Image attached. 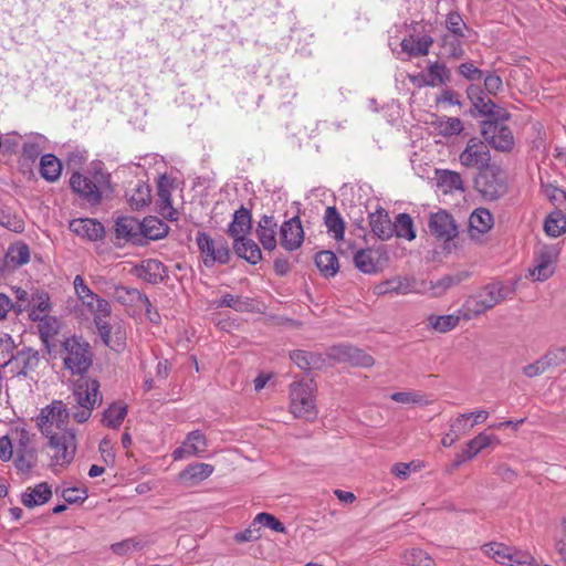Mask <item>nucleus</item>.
<instances>
[{
	"label": "nucleus",
	"instance_id": "obj_1",
	"mask_svg": "<svg viewBox=\"0 0 566 566\" xmlns=\"http://www.w3.org/2000/svg\"><path fill=\"white\" fill-rule=\"evenodd\" d=\"M59 353L65 369L70 370L72 375L85 374L93 361L91 346L81 336L66 337L62 342Z\"/></svg>",
	"mask_w": 566,
	"mask_h": 566
},
{
	"label": "nucleus",
	"instance_id": "obj_2",
	"mask_svg": "<svg viewBox=\"0 0 566 566\" xmlns=\"http://www.w3.org/2000/svg\"><path fill=\"white\" fill-rule=\"evenodd\" d=\"M315 390L316 384L310 377H303L291 385L290 411L295 418L311 421L317 417Z\"/></svg>",
	"mask_w": 566,
	"mask_h": 566
},
{
	"label": "nucleus",
	"instance_id": "obj_3",
	"mask_svg": "<svg viewBox=\"0 0 566 566\" xmlns=\"http://www.w3.org/2000/svg\"><path fill=\"white\" fill-rule=\"evenodd\" d=\"M511 291L502 283L488 284L475 294L468 297L463 305V315L467 319L483 314L504 301Z\"/></svg>",
	"mask_w": 566,
	"mask_h": 566
},
{
	"label": "nucleus",
	"instance_id": "obj_4",
	"mask_svg": "<svg viewBox=\"0 0 566 566\" xmlns=\"http://www.w3.org/2000/svg\"><path fill=\"white\" fill-rule=\"evenodd\" d=\"M48 439V454L50 467L57 473L69 467L76 453V436L74 431H64L62 434L45 437Z\"/></svg>",
	"mask_w": 566,
	"mask_h": 566
},
{
	"label": "nucleus",
	"instance_id": "obj_5",
	"mask_svg": "<svg viewBox=\"0 0 566 566\" xmlns=\"http://www.w3.org/2000/svg\"><path fill=\"white\" fill-rule=\"evenodd\" d=\"M73 396L77 403L76 410L72 413L73 419L84 423L90 419L96 403L102 400L99 382L96 379L82 378L75 384Z\"/></svg>",
	"mask_w": 566,
	"mask_h": 566
},
{
	"label": "nucleus",
	"instance_id": "obj_6",
	"mask_svg": "<svg viewBox=\"0 0 566 566\" xmlns=\"http://www.w3.org/2000/svg\"><path fill=\"white\" fill-rule=\"evenodd\" d=\"M70 412L61 400H54L44 407L36 418V424L44 437L74 431L69 428Z\"/></svg>",
	"mask_w": 566,
	"mask_h": 566
},
{
	"label": "nucleus",
	"instance_id": "obj_7",
	"mask_svg": "<svg viewBox=\"0 0 566 566\" xmlns=\"http://www.w3.org/2000/svg\"><path fill=\"white\" fill-rule=\"evenodd\" d=\"M474 186L481 197L488 201L497 200L507 192L506 176L497 166H490L480 171Z\"/></svg>",
	"mask_w": 566,
	"mask_h": 566
},
{
	"label": "nucleus",
	"instance_id": "obj_8",
	"mask_svg": "<svg viewBox=\"0 0 566 566\" xmlns=\"http://www.w3.org/2000/svg\"><path fill=\"white\" fill-rule=\"evenodd\" d=\"M560 250L557 244H539L534 251L533 266L528 270L527 277L532 281L544 282L556 270Z\"/></svg>",
	"mask_w": 566,
	"mask_h": 566
},
{
	"label": "nucleus",
	"instance_id": "obj_9",
	"mask_svg": "<svg viewBox=\"0 0 566 566\" xmlns=\"http://www.w3.org/2000/svg\"><path fill=\"white\" fill-rule=\"evenodd\" d=\"M107 182L104 174L82 175L74 172L70 178L72 190L91 205H97L102 200V189Z\"/></svg>",
	"mask_w": 566,
	"mask_h": 566
},
{
	"label": "nucleus",
	"instance_id": "obj_10",
	"mask_svg": "<svg viewBox=\"0 0 566 566\" xmlns=\"http://www.w3.org/2000/svg\"><path fill=\"white\" fill-rule=\"evenodd\" d=\"M424 287V280L417 279L413 275H397L377 284L374 292L377 295L426 294Z\"/></svg>",
	"mask_w": 566,
	"mask_h": 566
},
{
	"label": "nucleus",
	"instance_id": "obj_11",
	"mask_svg": "<svg viewBox=\"0 0 566 566\" xmlns=\"http://www.w3.org/2000/svg\"><path fill=\"white\" fill-rule=\"evenodd\" d=\"M197 245L203 255V263L210 268L214 263L226 264L230 260V249L227 242L213 240L206 232H198L196 238Z\"/></svg>",
	"mask_w": 566,
	"mask_h": 566
},
{
	"label": "nucleus",
	"instance_id": "obj_12",
	"mask_svg": "<svg viewBox=\"0 0 566 566\" xmlns=\"http://www.w3.org/2000/svg\"><path fill=\"white\" fill-rule=\"evenodd\" d=\"M481 133L485 142L499 151H511L514 147L512 130L501 122H483Z\"/></svg>",
	"mask_w": 566,
	"mask_h": 566
},
{
	"label": "nucleus",
	"instance_id": "obj_13",
	"mask_svg": "<svg viewBox=\"0 0 566 566\" xmlns=\"http://www.w3.org/2000/svg\"><path fill=\"white\" fill-rule=\"evenodd\" d=\"M491 155L488 145L479 138H470L465 148L459 156L460 164L465 168H475L480 171L490 167Z\"/></svg>",
	"mask_w": 566,
	"mask_h": 566
},
{
	"label": "nucleus",
	"instance_id": "obj_14",
	"mask_svg": "<svg viewBox=\"0 0 566 566\" xmlns=\"http://www.w3.org/2000/svg\"><path fill=\"white\" fill-rule=\"evenodd\" d=\"M94 325L102 342L109 348L119 352L125 346L126 331L118 319L111 317H97Z\"/></svg>",
	"mask_w": 566,
	"mask_h": 566
},
{
	"label": "nucleus",
	"instance_id": "obj_15",
	"mask_svg": "<svg viewBox=\"0 0 566 566\" xmlns=\"http://www.w3.org/2000/svg\"><path fill=\"white\" fill-rule=\"evenodd\" d=\"M486 556L499 564L507 566H522L532 559L527 552L518 551L503 543H489L483 546Z\"/></svg>",
	"mask_w": 566,
	"mask_h": 566
},
{
	"label": "nucleus",
	"instance_id": "obj_16",
	"mask_svg": "<svg viewBox=\"0 0 566 566\" xmlns=\"http://www.w3.org/2000/svg\"><path fill=\"white\" fill-rule=\"evenodd\" d=\"M387 260V252L384 248L360 249L355 252L353 258L355 266L365 274H375L379 272Z\"/></svg>",
	"mask_w": 566,
	"mask_h": 566
},
{
	"label": "nucleus",
	"instance_id": "obj_17",
	"mask_svg": "<svg viewBox=\"0 0 566 566\" xmlns=\"http://www.w3.org/2000/svg\"><path fill=\"white\" fill-rule=\"evenodd\" d=\"M429 229L437 239L446 242L453 240L458 235V227L453 217L444 210L430 216Z\"/></svg>",
	"mask_w": 566,
	"mask_h": 566
},
{
	"label": "nucleus",
	"instance_id": "obj_18",
	"mask_svg": "<svg viewBox=\"0 0 566 566\" xmlns=\"http://www.w3.org/2000/svg\"><path fill=\"white\" fill-rule=\"evenodd\" d=\"M329 356L338 361L349 363L353 366L370 367L374 358L364 350L349 345H338L331 348Z\"/></svg>",
	"mask_w": 566,
	"mask_h": 566
},
{
	"label": "nucleus",
	"instance_id": "obj_19",
	"mask_svg": "<svg viewBox=\"0 0 566 566\" xmlns=\"http://www.w3.org/2000/svg\"><path fill=\"white\" fill-rule=\"evenodd\" d=\"M207 440L199 430L191 431L187 434L185 442L174 450V460H182L191 455H200L206 451Z\"/></svg>",
	"mask_w": 566,
	"mask_h": 566
},
{
	"label": "nucleus",
	"instance_id": "obj_20",
	"mask_svg": "<svg viewBox=\"0 0 566 566\" xmlns=\"http://www.w3.org/2000/svg\"><path fill=\"white\" fill-rule=\"evenodd\" d=\"M115 234L119 240L142 244L140 222L134 217H119L115 221Z\"/></svg>",
	"mask_w": 566,
	"mask_h": 566
},
{
	"label": "nucleus",
	"instance_id": "obj_21",
	"mask_svg": "<svg viewBox=\"0 0 566 566\" xmlns=\"http://www.w3.org/2000/svg\"><path fill=\"white\" fill-rule=\"evenodd\" d=\"M70 230L90 241H97L104 235V227L95 219H75L70 222Z\"/></svg>",
	"mask_w": 566,
	"mask_h": 566
},
{
	"label": "nucleus",
	"instance_id": "obj_22",
	"mask_svg": "<svg viewBox=\"0 0 566 566\" xmlns=\"http://www.w3.org/2000/svg\"><path fill=\"white\" fill-rule=\"evenodd\" d=\"M368 219L371 232L378 239L386 241L392 238V222L384 208H378L375 212H370Z\"/></svg>",
	"mask_w": 566,
	"mask_h": 566
},
{
	"label": "nucleus",
	"instance_id": "obj_23",
	"mask_svg": "<svg viewBox=\"0 0 566 566\" xmlns=\"http://www.w3.org/2000/svg\"><path fill=\"white\" fill-rule=\"evenodd\" d=\"M214 471L208 463H192L179 473L180 481L186 486H195L208 479Z\"/></svg>",
	"mask_w": 566,
	"mask_h": 566
},
{
	"label": "nucleus",
	"instance_id": "obj_24",
	"mask_svg": "<svg viewBox=\"0 0 566 566\" xmlns=\"http://www.w3.org/2000/svg\"><path fill=\"white\" fill-rule=\"evenodd\" d=\"M252 229V219L250 211L241 207L233 213V219L228 227V234L233 240L247 237Z\"/></svg>",
	"mask_w": 566,
	"mask_h": 566
},
{
	"label": "nucleus",
	"instance_id": "obj_25",
	"mask_svg": "<svg viewBox=\"0 0 566 566\" xmlns=\"http://www.w3.org/2000/svg\"><path fill=\"white\" fill-rule=\"evenodd\" d=\"M468 275L469 274L467 272H460L454 275H444L434 282L424 280L426 294H429L432 297L442 296L449 289L464 281Z\"/></svg>",
	"mask_w": 566,
	"mask_h": 566
},
{
	"label": "nucleus",
	"instance_id": "obj_26",
	"mask_svg": "<svg viewBox=\"0 0 566 566\" xmlns=\"http://www.w3.org/2000/svg\"><path fill=\"white\" fill-rule=\"evenodd\" d=\"M51 307L52 305L49 293L36 290L31 294L30 307L27 312L29 313V318L36 322L38 319L49 315Z\"/></svg>",
	"mask_w": 566,
	"mask_h": 566
},
{
	"label": "nucleus",
	"instance_id": "obj_27",
	"mask_svg": "<svg viewBox=\"0 0 566 566\" xmlns=\"http://www.w3.org/2000/svg\"><path fill=\"white\" fill-rule=\"evenodd\" d=\"M304 241V229L300 217L297 214L292 216L289 220H285V250H296Z\"/></svg>",
	"mask_w": 566,
	"mask_h": 566
},
{
	"label": "nucleus",
	"instance_id": "obj_28",
	"mask_svg": "<svg viewBox=\"0 0 566 566\" xmlns=\"http://www.w3.org/2000/svg\"><path fill=\"white\" fill-rule=\"evenodd\" d=\"M142 244L147 240H159L168 233V226L157 217H146L140 222Z\"/></svg>",
	"mask_w": 566,
	"mask_h": 566
},
{
	"label": "nucleus",
	"instance_id": "obj_29",
	"mask_svg": "<svg viewBox=\"0 0 566 566\" xmlns=\"http://www.w3.org/2000/svg\"><path fill=\"white\" fill-rule=\"evenodd\" d=\"M493 224V216L488 209H475L469 218V230L471 237L489 232L492 229Z\"/></svg>",
	"mask_w": 566,
	"mask_h": 566
},
{
	"label": "nucleus",
	"instance_id": "obj_30",
	"mask_svg": "<svg viewBox=\"0 0 566 566\" xmlns=\"http://www.w3.org/2000/svg\"><path fill=\"white\" fill-rule=\"evenodd\" d=\"M52 495L51 488L48 483L42 482L36 484L33 489H28L21 495V502L24 506L32 509L34 506L46 503Z\"/></svg>",
	"mask_w": 566,
	"mask_h": 566
},
{
	"label": "nucleus",
	"instance_id": "obj_31",
	"mask_svg": "<svg viewBox=\"0 0 566 566\" xmlns=\"http://www.w3.org/2000/svg\"><path fill=\"white\" fill-rule=\"evenodd\" d=\"M233 250L239 258L251 264H256L262 258L259 245L247 237L233 240Z\"/></svg>",
	"mask_w": 566,
	"mask_h": 566
},
{
	"label": "nucleus",
	"instance_id": "obj_32",
	"mask_svg": "<svg viewBox=\"0 0 566 566\" xmlns=\"http://www.w3.org/2000/svg\"><path fill=\"white\" fill-rule=\"evenodd\" d=\"M276 222L273 217L263 216L259 221L258 235L265 250H273L276 247Z\"/></svg>",
	"mask_w": 566,
	"mask_h": 566
},
{
	"label": "nucleus",
	"instance_id": "obj_33",
	"mask_svg": "<svg viewBox=\"0 0 566 566\" xmlns=\"http://www.w3.org/2000/svg\"><path fill=\"white\" fill-rule=\"evenodd\" d=\"M420 78L423 85L440 86L449 81L450 71L444 64L434 62L428 66L426 74L420 75Z\"/></svg>",
	"mask_w": 566,
	"mask_h": 566
},
{
	"label": "nucleus",
	"instance_id": "obj_34",
	"mask_svg": "<svg viewBox=\"0 0 566 566\" xmlns=\"http://www.w3.org/2000/svg\"><path fill=\"white\" fill-rule=\"evenodd\" d=\"M126 198L132 209L139 210L150 203V188L147 184L138 181L134 188L126 192Z\"/></svg>",
	"mask_w": 566,
	"mask_h": 566
},
{
	"label": "nucleus",
	"instance_id": "obj_35",
	"mask_svg": "<svg viewBox=\"0 0 566 566\" xmlns=\"http://www.w3.org/2000/svg\"><path fill=\"white\" fill-rule=\"evenodd\" d=\"M80 301L93 316V322H95L97 317H111L112 306L109 302L99 297L97 294L93 293L92 295L85 298H81Z\"/></svg>",
	"mask_w": 566,
	"mask_h": 566
},
{
	"label": "nucleus",
	"instance_id": "obj_36",
	"mask_svg": "<svg viewBox=\"0 0 566 566\" xmlns=\"http://www.w3.org/2000/svg\"><path fill=\"white\" fill-rule=\"evenodd\" d=\"M432 43L433 41L429 35H423L419 39L410 36L408 39H403L400 46L403 53L409 57H413L427 55Z\"/></svg>",
	"mask_w": 566,
	"mask_h": 566
},
{
	"label": "nucleus",
	"instance_id": "obj_37",
	"mask_svg": "<svg viewBox=\"0 0 566 566\" xmlns=\"http://www.w3.org/2000/svg\"><path fill=\"white\" fill-rule=\"evenodd\" d=\"M493 443H500V440L497 439L496 436L488 434L486 432H481L467 443V447L463 450V455H465L467 459L471 460L474 457H476L481 451L491 447Z\"/></svg>",
	"mask_w": 566,
	"mask_h": 566
},
{
	"label": "nucleus",
	"instance_id": "obj_38",
	"mask_svg": "<svg viewBox=\"0 0 566 566\" xmlns=\"http://www.w3.org/2000/svg\"><path fill=\"white\" fill-rule=\"evenodd\" d=\"M315 265L325 277L335 276L339 270L338 259L334 252L324 250L315 255Z\"/></svg>",
	"mask_w": 566,
	"mask_h": 566
},
{
	"label": "nucleus",
	"instance_id": "obj_39",
	"mask_svg": "<svg viewBox=\"0 0 566 566\" xmlns=\"http://www.w3.org/2000/svg\"><path fill=\"white\" fill-rule=\"evenodd\" d=\"M62 172V164L53 154H45L40 160V174L46 181H56Z\"/></svg>",
	"mask_w": 566,
	"mask_h": 566
},
{
	"label": "nucleus",
	"instance_id": "obj_40",
	"mask_svg": "<svg viewBox=\"0 0 566 566\" xmlns=\"http://www.w3.org/2000/svg\"><path fill=\"white\" fill-rule=\"evenodd\" d=\"M325 226L328 233L335 240H342L345 232V223L339 212L335 207H327L324 216Z\"/></svg>",
	"mask_w": 566,
	"mask_h": 566
},
{
	"label": "nucleus",
	"instance_id": "obj_41",
	"mask_svg": "<svg viewBox=\"0 0 566 566\" xmlns=\"http://www.w3.org/2000/svg\"><path fill=\"white\" fill-rule=\"evenodd\" d=\"M127 416V406L123 402L112 403L103 413L102 422L108 428H118Z\"/></svg>",
	"mask_w": 566,
	"mask_h": 566
},
{
	"label": "nucleus",
	"instance_id": "obj_42",
	"mask_svg": "<svg viewBox=\"0 0 566 566\" xmlns=\"http://www.w3.org/2000/svg\"><path fill=\"white\" fill-rule=\"evenodd\" d=\"M18 366L21 367V374L27 375L29 371L34 370L40 364V354L32 348H23L12 356Z\"/></svg>",
	"mask_w": 566,
	"mask_h": 566
},
{
	"label": "nucleus",
	"instance_id": "obj_43",
	"mask_svg": "<svg viewBox=\"0 0 566 566\" xmlns=\"http://www.w3.org/2000/svg\"><path fill=\"white\" fill-rule=\"evenodd\" d=\"M392 228L394 234L398 238H402L408 241H412L416 238L413 221L408 213H399L396 217L395 222H392Z\"/></svg>",
	"mask_w": 566,
	"mask_h": 566
},
{
	"label": "nucleus",
	"instance_id": "obj_44",
	"mask_svg": "<svg viewBox=\"0 0 566 566\" xmlns=\"http://www.w3.org/2000/svg\"><path fill=\"white\" fill-rule=\"evenodd\" d=\"M29 260L30 251L27 244L17 243L9 247L6 254L7 264L17 268L27 264Z\"/></svg>",
	"mask_w": 566,
	"mask_h": 566
},
{
	"label": "nucleus",
	"instance_id": "obj_45",
	"mask_svg": "<svg viewBox=\"0 0 566 566\" xmlns=\"http://www.w3.org/2000/svg\"><path fill=\"white\" fill-rule=\"evenodd\" d=\"M45 137L41 134H32L23 144L22 154L27 159L34 160L45 148Z\"/></svg>",
	"mask_w": 566,
	"mask_h": 566
},
{
	"label": "nucleus",
	"instance_id": "obj_46",
	"mask_svg": "<svg viewBox=\"0 0 566 566\" xmlns=\"http://www.w3.org/2000/svg\"><path fill=\"white\" fill-rule=\"evenodd\" d=\"M428 322L433 329L440 333H447L458 326L460 317L453 314L441 316L431 315L428 317Z\"/></svg>",
	"mask_w": 566,
	"mask_h": 566
},
{
	"label": "nucleus",
	"instance_id": "obj_47",
	"mask_svg": "<svg viewBox=\"0 0 566 566\" xmlns=\"http://www.w3.org/2000/svg\"><path fill=\"white\" fill-rule=\"evenodd\" d=\"M214 305L217 308L230 307L237 312H244L250 307L248 300L229 293L222 295L220 300L216 301Z\"/></svg>",
	"mask_w": 566,
	"mask_h": 566
},
{
	"label": "nucleus",
	"instance_id": "obj_48",
	"mask_svg": "<svg viewBox=\"0 0 566 566\" xmlns=\"http://www.w3.org/2000/svg\"><path fill=\"white\" fill-rule=\"evenodd\" d=\"M544 230L547 235L557 238L566 230V220L559 212L551 213L544 222Z\"/></svg>",
	"mask_w": 566,
	"mask_h": 566
},
{
	"label": "nucleus",
	"instance_id": "obj_49",
	"mask_svg": "<svg viewBox=\"0 0 566 566\" xmlns=\"http://www.w3.org/2000/svg\"><path fill=\"white\" fill-rule=\"evenodd\" d=\"M446 28L449 31V35L455 38H467L465 32L469 31L462 17L458 12H450L446 18Z\"/></svg>",
	"mask_w": 566,
	"mask_h": 566
},
{
	"label": "nucleus",
	"instance_id": "obj_50",
	"mask_svg": "<svg viewBox=\"0 0 566 566\" xmlns=\"http://www.w3.org/2000/svg\"><path fill=\"white\" fill-rule=\"evenodd\" d=\"M439 185L446 188V191H455L464 189L461 175L452 170H442L440 172Z\"/></svg>",
	"mask_w": 566,
	"mask_h": 566
},
{
	"label": "nucleus",
	"instance_id": "obj_51",
	"mask_svg": "<svg viewBox=\"0 0 566 566\" xmlns=\"http://www.w3.org/2000/svg\"><path fill=\"white\" fill-rule=\"evenodd\" d=\"M469 97L472 101L474 108L484 116L493 115L495 104L491 98L484 96L482 93H474L473 90L469 91Z\"/></svg>",
	"mask_w": 566,
	"mask_h": 566
},
{
	"label": "nucleus",
	"instance_id": "obj_52",
	"mask_svg": "<svg viewBox=\"0 0 566 566\" xmlns=\"http://www.w3.org/2000/svg\"><path fill=\"white\" fill-rule=\"evenodd\" d=\"M262 537V530L258 523V516L252 520L247 528L234 534V541L237 543L254 542Z\"/></svg>",
	"mask_w": 566,
	"mask_h": 566
},
{
	"label": "nucleus",
	"instance_id": "obj_53",
	"mask_svg": "<svg viewBox=\"0 0 566 566\" xmlns=\"http://www.w3.org/2000/svg\"><path fill=\"white\" fill-rule=\"evenodd\" d=\"M36 322H39L40 336L44 342L57 334L60 323L55 317L46 315Z\"/></svg>",
	"mask_w": 566,
	"mask_h": 566
},
{
	"label": "nucleus",
	"instance_id": "obj_54",
	"mask_svg": "<svg viewBox=\"0 0 566 566\" xmlns=\"http://www.w3.org/2000/svg\"><path fill=\"white\" fill-rule=\"evenodd\" d=\"M463 38H455L453 35H444L443 36V49L444 51L454 59H460L464 54V50L462 46Z\"/></svg>",
	"mask_w": 566,
	"mask_h": 566
},
{
	"label": "nucleus",
	"instance_id": "obj_55",
	"mask_svg": "<svg viewBox=\"0 0 566 566\" xmlns=\"http://www.w3.org/2000/svg\"><path fill=\"white\" fill-rule=\"evenodd\" d=\"M11 439L13 443H15L17 452H25L27 450H33L32 448V438L30 433L24 430H14L11 432Z\"/></svg>",
	"mask_w": 566,
	"mask_h": 566
},
{
	"label": "nucleus",
	"instance_id": "obj_56",
	"mask_svg": "<svg viewBox=\"0 0 566 566\" xmlns=\"http://www.w3.org/2000/svg\"><path fill=\"white\" fill-rule=\"evenodd\" d=\"M34 461V450H27L25 452H17L14 465L19 472L28 473L33 468Z\"/></svg>",
	"mask_w": 566,
	"mask_h": 566
},
{
	"label": "nucleus",
	"instance_id": "obj_57",
	"mask_svg": "<svg viewBox=\"0 0 566 566\" xmlns=\"http://www.w3.org/2000/svg\"><path fill=\"white\" fill-rule=\"evenodd\" d=\"M258 516V523L261 526V530H270L277 533H283V523L276 518L274 515L270 513H259Z\"/></svg>",
	"mask_w": 566,
	"mask_h": 566
},
{
	"label": "nucleus",
	"instance_id": "obj_58",
	"mask_svg": "<svg viewBox=\"0 0 566 566\" xmlns=\"http://www.w3.org/2000/svg\"><path fill=\"white\" fill-rule=\"evenodd\" d=\"M13 293L15 296V303H13V313L19 316L27 312V310L30 307L31 295H29V293L22 287H14Z\"/></svg>",
	"mask_w": 566,
	"mask_h": 566
},
{
	"label": "nucleus",
	"instance_id": "obj_59",
	"mask_svg": "<svg viewBox=\"0 0 566 566\" xmlns=\"http://www.w3.org/2000/svg\"><path fill=\"white\" fill-rule=\"evenodd\" d=\"M443 136L459 135L463 130L462 122L458 117H448L439 123Z\"/></svg>",
	"mask_w": 566,
	"mask_h": 566
},
{
	"label": "nucleus",
	"instance_id": "obj_60",
	"mask_svg": "<svg viewBox=\"0 0 566 566\" xmlns=\"http://www.w3.org/2000/svg\"><path fill=\"white\" fill-rule=\"evenodd\" d=\"M468 413L459 415L450 424L451 432L455 433L459 438L470 432L474 423L470 422Z\"/></svg>",
	"mask_w": 566,
	"mask_h": 566
},
{
	"label": "nucleus",
	"instance_id": "obj_61",
	"mask_svg": "<svg viewBox=\"0 0 566 566\" xmlns=\"http://www.w3.org/2000/svg\"><path fill=\"white\" fill-rule=\"evenodd\" d=\"M291 360L301 369H308L315 364V357L305 350H295L290 355Z\"/></svg>",
	"mask_w": 566,
	"mask_h": 566
},
{
	"label": "nucleus",
	"instance_id": "obj_62",
	"mask_svg": "<svg viewBox=\"0 0 566 566\" xmlns=\"http://www.w3.org/2000/svg\"><path fill=\"white\" fill-rule=\"evenodd\" d=\"M143 547H144V543L142 541H138L135 538H129V539H125L120 543L113 544L112 551L115 554L124 555L129 552L142 549Z\"/></svg>",
	"mask_w": 566,
	"mask_h": 566
},
{
	"label": "nucleus",
	"instance_id": "obj_63",
	"mask_svg": "<svg viewBox=\"0 0 566 566\" xmlns=\"http://www.w3.org/2000/svg\"><path fill=\"white\" fill-rule=\"evenodd\" d=\"M542 358L548 368L559 366L566 361V347L549 350Z\"/></svg>",
	"mask_w": 566,
	"mask_h": 566
},
{
	"label": "nucleus",
	"instance_id": "obj_64",
	"mask_svg": "<svg viewBox=\"0 0 566 566\" xmlns=\"http://www.w3.org/2000/svg\"><path fill=\"white\" fill-rule=\"evenodd\" d=\"M408 562L411 566H434L433 559L421 549H412Z\"/></svg>",
	"mask_w": 566,
	"mask_h": 566
}]
</instances>
